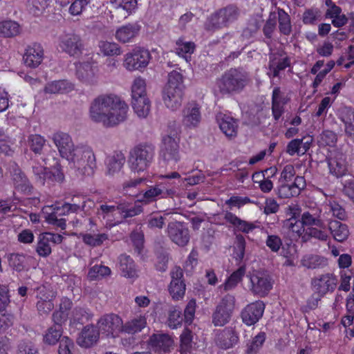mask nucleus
Returning <instances> with one entry per match:
<instances>
[{"label": "nucleus", "mask_w": 354, "mask_h": 354, "mask_svg": "<svg viewBox=\"0 0 354 354\" xmlns=\"http://www.w3.org/2000/svg\"><path fill=\"white\" fill-rule=\"evenodd\" d=\"M147 325L146 318L142 316L137 317L125 324L122 323V333L133 335L140 332Z\"/></svg>", "instance_id": "nucleus-33"}, {"label": "nucleus", "mask_w": 354, "mask_h": 354, "mask_svg": "<svg viewBox=\"0 0 354 354\" xmlns=\"http://www.w3.org/2000/svg\"><path fill=\"white\" fill-rule=\"evenodd\" d=\"M132 107L139 118H146L150 111V101L147 97L132 98Z\"/></svg>", "instance_id": "nucleus-35"}, {"label": "nucleus", "mask_w": 354, "mask_h": 354, "mask_svg": "<svg viewBox=\"0 0 354 354\" xmlns=\"http://www.w3.org/2000/svg\"><path fill=\"white\" fill-rule=\"evenodd\" d=\"M171 213L166 212L162 215L155 214H150L147 218V224L151 229H162L165 225V221L170 217Z\"/></svg>", "instance_id": "nucleus-43"}, {"label": "nucleus", "mask_w": 354, "mask_h": 354, "mask_svg": "<svg viewBox=\"0 0 354 354\" xmlns=\"http://www.w3.org/2000/svg\"><path fill=\"white\" fill-rule=\"evenodd\" d=\"M250 82V75L242 68H230L216 80V86L223 95H233L241 92Z\"/></svg>", "instance_id": "nucleus-2"}, {"label": "nucleus", "mask_w": 354, "mask_h": 354, "mask_svg": "<svg viewBox=\"0 0 354 354\" xmlns=\"http://www.w3.org/2000/svg\"><path fill=\"white\" fill-rule=\"evenodd\" d=\"M277 14L280 32L284 35H289L292 31L290 15L279 8H277Z\"/></svg>", "instance_id": "nucleus-39"}, {"label": "nucleus", "mask_w": 354, "mask_h": 354, "mask_svg": "<svg viewBox=\"0 0 354 354\" xmlns=\"http://www.w3.org/2000/svg\"><path fill=\"white\" fill-rule=\"evenodd\" d=\"M20 26L15 21L6 20L0 22V35L3 37H12L20 33Z\"/></svg>", "instance_id": "nucleus-37"}, {"label": "nucleus", "mask_w": 354, "mask_h": 354, "mask_svg": "<svg viewBox=\"0 0 354 354\" xmlns=\"http://www.w3.org/2000/svg\"><path fill=\"white\" fill-rule=\"evenodd\" d=\"M60 48L70 56L78 57L84 50V44L80 35L68 33L60 39Z\"/></svg>", "instance_id": "nucleus-13"}, {"label": "nucleus", "mask_w": 354, "mask_h": 354, "mask_svg": "<svg viewBox=\"0 0 354 354\" xmlns=\"http://www.w3.org/2000/svg\"><path fill=\"white\" fill-rule=\"evenodd\" d=\"M45 142V139L38 134L30 135L28 138V146L35 153H41Z\"/></svg>", "instance_id": "nucleus-52"}, {"label": "nucleus", "mask_w": 354, "mask_h": 354, "mask_svg": "<svg viewBox=\"0 0 354 354\" xmlns=\"http://www.w3.org/2000/svg\"><path fill=\"white\" fill-rule=\"evenodd\" d=\"M326 259L315 254H308L301 259V265L308 269H315L326 264Z\"/></svg>", "instance_id": "nucleus-45"}, {"label": "nucleus", "mask_w": 354, "mask_h": 354, "mask_svg": "<svg viewBox=\"0 0 354 354\" xmlns=\"http://www.w3.org/2000/svg\"><path fill=\"white\" fill-rule=\"evenodd\" d=\"M234 250L236 259L241 261L244 257L245 250V240L243 235L237 234L236 236Z\"/></svg>", "instance_id": "nucleus-58"}, {"label": "nucleus", "mask_w": 354, "mask_h": 354, "mask_svg": "<svg viewBox=\"0 0 354 354\" xmlns=\"http://www.w3.org/2000/svg\"><path fill=\"white\" fill-rule=\"evenodd\" d=\"M151 59L149 50L143 48H136L125 55L123 66L129 71H141L147 67Z\"/></svg>", "instance_id": "nucleus-10"}, {"label": "nucleus", "mask_w": 354, "mask_h": 354, "mask_svg": "<svg viewBox=\"0 0 354 354\" xmlns=\"http://www.w3.org/2000/svg\"><path fill=\"white\" fill-rule=\"evenodd\" d=\"M73 84L66 80L53 81L44 87L46 93L57 94L68 93L73 89Z\"/></svg>", "instance_id": "nucleus-30"}, {"label": "nucleus", "mask_w": 354, "mask_h": 354, "mask_svg": "<svg viewBox=\"0 0 354 354\" xmlns=\"http://www.w3.org/2000/svg\"><path fill=\"white\" fill-rule=\"evenodd\" d=\"M251 288L250 290L259 297H265L272 289V283L270 277L261 272H257L250 277Z\"/></svg>", "instance_id": "nucleus-17"}, {"label": "nucleus", "mask_w": 354, "mask_h": 354, "mask_svg": "<svg viewBox=\"0 0 354 354\" xmlns=\"http://www.w3.org/2000/svg\"><path fill=\"white\" fill-rule=\"evenodd\" d=\"M216 120L222 132L231 139L236 137L238 131L237 120L221 113L216 115Z\"/></svg>", "instance_id": "nucleus-22"}, {"label": "nucleus", "mask_w": 354, "mask_h": 354, "mask_svg": "<svg viewBox=\"0 0 354 354\" xmlns=\"http://www.w3.org/2000/svg\"><path fill=\"white\" fill-rule=\"evenodd\" d=\"M17 354H39L35 345L30 341H21L18 345Z\"/></svg>", "instance_id": "nucleus-64"}, {"label": "nucleus", "mask_w": 354, "mask_h": 354, "mask_svg": "<svg viewBox=\"0 0 354 354\" xmlns=\"http://www.w3.org/2000/svg\"><path fill=\"white\" fill-rule=\"evenodd\" d=\"M265 304L261 301H257L246 306L241 312L243 322L248 326L256 324L263 316Z\"/></svg>", "instance_id": "nucleus-18"}, {"label": "nucleus", "mask_w": 354, "mask_h": 354, "mask_svg": "<svg viewBox=\"0 0 354 354\" xmlns=\"http://www.w3.org/2000/svg\"><path fill=\"white\" fill-rule=\"evenodd\" d=\"M77 78L82 83L95 85L97 82V68L91 62H78L75 64Z\"/></svg>", "instance_id": "nucleus-15"}, {"label": "nucleus", "mask_w": 354, "mask_h": 354, "mask_svg": "<svg viewBox=\"0 0 354 354\" xmlns=\"http://www.w3.org/2000/svg\"><path fill=\"white\" fill-rule=\"evenodd\" d=\"M162 194V185L150 186L142 195L138 196V202L148 204L156 200V198Z\"/></svg>", "instance_id": "nucleus-40"}, {"label": "nucleus", "mask_w": 354, "mask_h": 354, "mask_svg": "<svg viewBox=\"0 0 354 354\" xmlns=\"http://www.w3.org/2000/svg\"><path fill=\"white\" fill-rule=\"evenodd\" d=\"M183 122L187 127H196L201 120L200 108L196 103L189 104L183 111Z\"/></svg>", "instance_id": "nucleus-26"}, {"label": "nucleus", "mask_w": 354, "mask_h": 354, "mask_svg": "<svg viewBox=\"0 0 354 354\" xmlns=\"http://www.w3.org/2000/svg\"><path fill=\"white\" fill-rule=\"evenodd\" d=\"M337 279L330 273L319 275L312 279L311 286L315 293L323 297L328 292H333L336 288Z\"/></svg>", "instance_id": "nucleus-14"}, {"label": "nucleus", "mask_w": 354, "mask_h": 354, "mask_svg": "<svg viewBox=\"0 0 354 354\" xmlns=\"http://www.w3.org/2000/svg\"><path fill=\"white\" fill-rule=\"evenodd\" d=\"M179 140L177 133L162 138L160 156L167 164H174L180 160Z\"/></svg>", "instance_id": "nucleus-9"}, {"label": "nucleus", "mask_w": 354, "mask_h": 354, "mask_svg": "<svg viewBox=\"0 0 354 354\" xmlns=\"http://www.w3.org/2000/svg\"><path fill=\"white\" fill-rule=\"evenodd\" d=\"M286 101L281 95L279 87H275L272 95V113L275 121H278L284 113Z\"/></svg>", "instance_id": "nucleus-25"}, {"label": "nucleus", "mask_w": 354, "mask_h": 354, "mask_svg": "<svg viewBox=\"0 0 354 354\" xmlns=\"http://www.w3.org/2000/svg\"><path fill=\"white\" fill-rule=\"evenodd\" d=\"M111 274V269L108 266L95 265L90 268L88 276L93 280L109 276Z\"/></svg>", "instance_id": "nucleus-56"}, {"label": "nucleus", "mask_w": 354, "mask_h": 354, "mask_svg": "<svg viewBox=\"0 0 354 354\" xmlns=\"http://www.w3.org/2000/svg\"><path fill=\"white\" fill-rule=\"evenodd\" d=\"M55 171L47 170V168L35 161L31 162V171L37 183L44 185L46 183L62 182L64 175L61 170V165L58 163L54 167Z\"/></svg>", "instance_id": "nucleus-7"}, {"label": "nucleus", "mask_w": 354, "mask_h": 354, "mask_svg": "<svg viewBox=\"0 0 354 354\" xmlns=\"http://www.w3.org/2000/svg\"><path fill=\"white\" fill-rule=\"evenodd\" d=\"M166 232L171 241L180 247L186 246L189 241V229L182 222H169Z\"/></svg>", "instance_id": "nucleus-11"}, {"label": "nucleus", "mask_w": 354, "mask_h": 354, "mask_svg": "<svg viewBox=\"0 0 354 354\" xmlns=\"http://www.w3.org/2000/svg\"><path fill=\"white\" fill-rule=\"evenodd\" d=\"M120 270L125 277L133 278L136 275V270L133 260L126 254L119 257Z\"/></svg>", "instance_id": "nucleus-34"}, {"label": "nucleus", "mask_w": 354, "mask_h": 354, "mask_svg": "<svg viewBox=\"0 0 354 354\" xmlns=\"http://www.w3.org/2000/svg\"><path fill=\"white\" fill-rule=\"evenodd\" d=\"M183 322V317L181 315V311L177 309L176 307H174L170 309L169 312V316L167 319V325L170 328L175 329L178 326H181Z\"/></svg>", "instance_id": "nucleus-53"}, {"label": "nucleus", "mask_w": 354, "mask_h": 354, "mask_svg": "<svg viewBox=\"0 0 354 354\" xmlns=\"http://www.w3.org/2000/svg\"><path fill=\"white\" fill-rule=\"evenodd\" d=\"M122 318L114 313L106 314L97 321V325L100 331L107 336L113 337L115 334L122 333Z\"/></svg>", "instance_id": "nucleus-12"}, {"label": "nucleus", "mask_w": 354, "mask_h": 354, "mask_svg": "<svg viewBox=\"0 0 354 354\" xmlns=\"http://www.w3.org/2000/svg\"><path fill=\"white\" fill-rule=\"evenodd\" d=\"M330 172L336 177H342L346 171L345 155L339 151H335L327 158Z\"/></svg>", "instance_id": "nucleus-21"}, {"label": "nucleus", "mask_w": 354, "mask_h": 354, "mask_svg": "<svg viewBox=\"0 0 354 354\" xmlns=\"http://www.w3.org/2000/svg\"><path fill=\"white\" fill-rule=\"evenodd\" d=\"M91 318L90 314L81 307H76L73 311V320L74 323L84 324Z\"/></svg>", "instance_id": "nucleus-59"}, {"label": "nucleus", "mask_w": 354, "mask_h": 354, "mask_svg": "<svg viewBox=\"0 0 354 354\" xmlns=\"http://www.w3.org/2000/svg\"><path fill=\"white\" fill-rule=\"evenodd\" d=\"M62 330L59 326L50 327L44 336V342L49 345H54L62 339Z\"/></svg>", "instance_id": "nucleus-48"}, {"label": "nucleus", "mask_w": 354, "mask_h": 354, "mask_svg": "<svg viewBox=\"0 0 354 354\" xmlns=\"http://www.w3.org/2000/svg\"><path fill=\"white\" fill-rule=\"evenodd\" d=\"M74 348L75 344L73 340L64 336L59 341L58 354H73Z\"/></svg>", "instance_id": "nucleus-63"}, {"label": "nucleus", "mask_w": 354, "mask_h": 354, "mask_svg": "<svg viewBox=\"0 0 354 354\" xmlns=\"http://www.w3.org/2000/svg\"><path fill=\"white\" fill-rule=\"evenodd\" d=\"M185 290L186 285L185 282H171L169 287V293L174 300L182 299L185 295Z\"/></svg>", "instance_id": "nucleus-57"}, {"label": "nucleus", "mask_w": 354, "mask_h": 354, "mask_svg": "<svg viewBox=\"0 0 354 354\" xmlns=\"http://www.w3.org/2000/svg\"><path fill=\"white\" fill-rule=\"evenodd\" d=\"M125 162V158L122 153H116L111 156L108 157L107 171L109 175H114L122 169Z\"/></svg>", "instance_id": "nucleus-36"}, {"label": "nucleus", "mask_w": 354, "mask_h": 354, "mask_svg": "<svg viewBox=\"0 0 354 354\" xmlns=\"http://www.w3.org/2000/svg\"><path fill=\"white\" fill-rule=\"evenodd\" d=\"M328 229L335 240L338 242H343L348 237V226L339 221H330L328 223Z\"/></svg>", "instance_id": "nucleus-29"}, {"label": "nucleus", "mask_w": 354, "mask_h": 354, "mask_svg": "<svg viewBox=\"0 0 354 354\" xmlns=\"http://www.w3.org/2000/svg\"><path fill=\"white\" fill-rule=\"evenodd\" d=\"M282 227L291 233V236H300L304 231V227L301 220H285L283 223Z\"/></svg>", "instance_id": "nucleus-46"}, {"label": "nucleus", "mask_w": 354, "mask_h": 354, "mask_svg": "<svg viewBox=\"0 0 354 354\" xmlns=\"http://www.w3.org/2000/svg\"><path fill=\"white\" fill-rule=\"evenodd\" d=\"M83 241L92 247L101 245L103 242L108 239V235L105 233L102 234H85L83 235Z\"/></svg>", "instance_id": "nucleus-49"}, {"label": "nucleus", "mask_w": 354, "mask_h": 354, "mask_svg": "<svg viewBox=\"0 0 354 354\" xmlns=\"http://www.w3.org/2000/svg\"><path fill=\"white\" fill-rule=\"evenodd\" d=\"M100 337V330L93 324L84 326L80 333L77 343L84 348H89L97 343Z\"/></svg>", "instance_id": "nucleus-20"}, {"label": "nucleus", "mask_w": 354, "mask_h": 354, "mask_svg": "<svg viewBox=\"0 0 354 354\" xmlns=\"http://www.w3.org/2000/svg\"><path fill=\"white\" fill-rule=\"evenodd\" d=\"M235 306L233 295H226L223 297L212 315V323L215 326H223L228 323Z\"/></svg>", "instance_id": "nucleus-8"}, {"label": "nucleus", "mask_w": 354, "mask_h": 354, "mask_svg": "<svg viewBox=\"0 0 354 354\" xmlns=\"http://www.w3.org/2000/svg\"><path fill=\"white\" fill-rule=\"evenodd\" d=\"M184 88L182 74L176 71L169 73L162 91L163 100L167 108L174 111L181 106Z\"/></svg>", "instance_id": "nucleus-4"}, {"label": "nucleus", "mask_w": 354, "mask_h": 354, "mask_svg": "<svg viewBox=\"0 0 354 354\" xmlns=\"http://www.w3.org/2000/svg\"><path fill=\"white\" fill-rule=\"evenodd\" d=\"M177 48H176V53L179 55H183L186 53L191 54L194 53L195 49V44L192 41H183V39H179L176 41Z\"/></svg>", "instance_id": "nucleus-60"}, {"label": "nucleus", "mask_w": 354, "mask_h": 354, "mask_svg": "<svg viewBox=\"0 0 354 354\" xmlns=\"http://www.w3.org/2000/svg\"><path fill=\"white\" fill-rule=\"evenodd\" d=\"M277 194L281 198H289L299 196L297 190L292 187L291 184L286 183H279V186L277 189Z\"/></svg>", "instance_id": "nucleus-55"}, {"label": "nucleus", "mask_w": 354, "mask_h": 354, "mask_svg": "<svg viewBox=\"0 0 354 354\" xmlns=\"http://www.w3.org/2000/svg\"><path fill=\"white\" fill-rule=\"evenodd\" d=\"M13 181L15 187L18 191L28 195L32 193L33 187L30 183L25 174L21 171H15L13 174Z\"/></svg>", "instance_id": "nucleus-32"}, {"label": "nucleus", "mask_w": 354, "mask_h": 354, "mask_svg": "<svg viewBox=\"0 0 354 354\" xmlns=\"http://www.w3.org/2000/svg\"><path fill=\"white\" fill-rule=\"evenodd\" d=\"M245 274V266H240L236 271H234L226 280L223 284L225 290H230L236 286L239 282L242 279V277Z\"/></svg>", "instance_id": "nucleus-42"}, {"label": "nucleus", "mask_w": 354, "mask_h": 354, "mask_svg": "<svg viewBox=\"0 0 354 354\" xmlns=\"http://www.w3.org/2000/svg\"><path fill=\"white\" fill-rule=\"evenodd\" d=\"M192 332L185 328L180 336V351L181 354H190L194 348Z\"/></svg>", "instance_id": "nucleus-38"}, {"label": "nucleus", "mask_w": 354, "mask_h": 354, "mask_svg": "<svg viewBox=\"0 0 354 354\" xmlns=\"http://www.w3.org/2000/svg\"><path fill=\"white\" fill-rule=\"evenodd\" d=\"M67 160L73 164L77 176H91L95 172L96 159L90 147L76 146L74 152Z\"/></svg>", "instance_id": "nucleus-3"}, {"label": "nucleus", "mask_w": 354, "mask_h": 354, "mask_svg": "<svg viewBox=\"0 0 354 354\" xmlns=\"http://www.w3.org/2000/svg\"><path fill=\"white\" fill-rule=\"evenodd\" d=\"M50 0H28L30 10L35 15H39L48 6Z\"/></svg>", "instance_id": "nucleus-61"}, {"label": "nucleus", "mask_w": 354, "mask_h": 354, "mask_svg": "<svg viewBox=\"0 0 354 354\" xmlns=\"http://www.w3.org/2000/svg\"><path fill=\"white\" fill-rule=\"evenodd\" d=\"M132 98L147 97L145 80L141 77L136 78L131 87Z\"/></svg>", "instance_id": "nucleus-50"}, {"label": "nucleus", "mask_w": 354, "mask_h": 354, "mask_svg": "<svg viewBox=\"0 0 354 354\" xmlns=\"http://www.w3.org/2000/svg\"><path fill=\"white\" fill-rule=\"evenodd\" d=\"M140 30V25L129 24L119 28L115 32L116 39L122 43L130 42L136 37Z\"/></svg>", "instance_id": "nucleus-24"}, {"label": "nucleus", "mask_w": 354, "mask_h": 354, "mask_svg": "<svg viewBox=\"0 0 354 354\" xmlns=\"http://www.w3.org/2000/svg\"><path fill=\"white\" fill-rule=\"evenodd\" d=\"M127 104L118 96L113 94L100 95L91 103V119L105 127H113L127 118Z\"/></svg>", "instance_id": "nucleus-1"}, {"label": "nucleus", "mask_w": 354, "mask_h": 354, "mask_svg": "<svg viewBox=\"0 0 354 354\" xmlns=\"http://www.w3.org/2000/svg\"><path fill=\"white\" fill-rule=\"evenodd\" d=\"M155 148L151 144L142 143L131 149L128 159L129 167L134 173L146 170L151 164Z\"/></svg>", "instance_id": "nucleus-5"}, {"label": "nucleus", "mask_w": 354, "mask_h": 354, "mask_svg": "<svg viewBox=\"0 0 354 354\" xmlns=\"http://www.w3.org/2000/svg\"><path fill=\"white\" fill-rule=\"evenodd\" d=\"M9 266L17 272H21L26 268V256L23 254L12 253L8 254Z\"/></svg>", "instance_id": "nucleus-44"}, {"label": "nucleus", "mask_w": 354, "mask_h": 354, "mask_svg": "<svg viewBox=\"0 0 354 354\" xmlns=\"http://www.w3.org/2000/svg\"><path fill=\"white\" fill-rule=\"evenodd\" d=\"M43 59L44 49L41 45L38 43H34L28 46L23 56L25 65L32 68L39 66Z\"/></svg>", "instance_id": "nucleus-19"}, {"label": "nucleus", "mask_w": 354, "mask_h": 354, "mask_svg": "<svg viewBox=\"0 0 354 354\" xmlns=\"http://www.w3.org/2000/svg\"><path fill=\"white\" fill-rule=\"evenodd\" d=\"M99 47L101 52L106 56L119 55L122 53L118 44L109 41H100Z\"/></svg>", "instance_id": "nucleus-54"}, {"label": "nucleus", "mask_w": 354, "mask_h": 354, "mask_svg": "<svg viewBox=\"0 0 354 354\" xmlns=\"http://www.w3.org/2000/svg\"><path fill=\"white\" fill-rule=\"evenodd\" d=\"M73 306L72 301L67 297H63L59 304L58 310L53 313L52 319L54 322V326H59L62 328L64 324L68 319V313Z\"/></svg>", "instance_id": "nucleus-23"}, {"label": "nucleus", "mask_w": 354, "mask_h": 354, "mask_svg": "<svg viewBox=\"0 0 354 354\" xmlns=\"http://www.w3.org/2000/svg\"><path fill=\"white\" fill-rule=\"evenodd\" d=\"M342 120L345 124L346 133L354 136V109L346 107L342 112Z\"/></svg>", "instance_id": "nucleus-41"}, {"label": "nucleus", "mask_w": 354, "mask_h": 354, "mask_svg": "<svg viewBox=\"0 0 354 354\" xmlns=\"http://www.w3.org/2000/svg\"><path fill=\"white\" fill-rule=\"evenodd\" d=\"M225 219L236 227L238 230L245 234L252 232L256 228V225L254 223L241 220L232 212H226Z\"/></svg>", "instance_id": "nucleus-31"}, {"label": "nucleus", "mask_w": 354, "mask_h": 354, "mask_svg": "<svg viewBox=\"0 0 354 354\" xmlns=\"http://www.w3.org/2000/svg\"><path fill=\"white\" fill-rule=\"evenodd\" d=\"M52 140L57 147L60 156L68 160L76 148L71 137L66 133L58 131L53 133Z\"/></svg>", "instance_id": "nucleus-16"}, {"label": "nucleus", "mask_w": 354, "mask_h": 354, "mask_svg": "<svg viewBox=\"0 0 354 354\" xmlns=\"http://www.w3.org/2000/svg\"><path fill=\"white\" fill-rule=\"evenodd\" d=\"M36 251L41 257H48L51 253V248L48 241V238H45L42 234L39 235Z\"/></svg>", "instance_id": "nucleus-62"}, {"label": "nucleus", "mask_w": 354, "mask_h": 354, "mask_svg": "<svg viewBox=\"0 0 354 354\" xmlns=\"http://www.w3.org/2000/svg\"><path fill=\"white\" fill-rule=\"evenodd\" d=\"M151 346L157 351L167 352L173 344L171 338L165 334H153L150 337Z\"/></svg>", "instance_id": "nucleus-28"}, {"label": "nucleus", "mask_w": 354, "mask_h": 354, "mask_svg": "<svg viewBox=\"0 0 354 354\" xmlns=\"http://www.w3.org/2000/svg\"><path fill=\"white\" fill-rule=\"evenodd\" d=\"M240 15L239 8L234 4H230L219 9L212 14L205 24V29L213 31L224 27L238 19Z\"/></svg>", "instance_id": "nucleus-6"}, {"label": "nucleus", "mask_w": 354, "mask_h": 354, "mask_svg": "<svg viewBox=\"0 0 354 354\" xmlns=\"http://www.w3.org/2000/svg\"><path fill=\"white\" fill-rule=\"evenodd\" d=\"M163 178H168V179H171V178L178 179L180 185H184L185 186L194 185L198 184L201 181L202 182L204 179V176H190L188 178H185L180 180V175L176 171H173L167 175H165L163 176Z\"/></svg>", "instance_id": "nucleus-47"}, {"label": "nucleus", "mask_w": 354, "mask_h": 354, "mask_svg": "<svg viewBox=\"0 0 354 354\" xmlns=\"http://www.w3.org/2000/svg\"><path fill=\"white\" fill-rule=\"evenodd\" d=\"M266 333L261 332L257 335L250 344L247 346V354H257L259 348L262 346L266 340Z\"/></svg>", "instance_id": "nucleus-51"}, {"label": "nucleus", "mask_w": 354, "mask_h": 354, "mask_svg": "<svg viewBox=\"0 0 354 354\" xmlns=\"http://www.w3.org/2000/svg\"><path fill=\"white\" fill-rule=\"evenodd\" d=\"M217 340L218 345L222 348L227 349L238 342L239 337L232 328H226L218 334Z\"/></svg>", "instance_id": "nucleus-27"}]
</instances>
